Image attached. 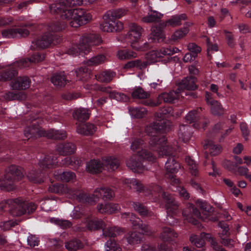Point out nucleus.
I'll return each instance as SVG.
<instances>
[{"label":"nucleus","instance_id":"nucleus-1","mask_svg":"<svg viewBox=\"0 0 251 251\" xmlns=\"http://www.w3.org/2000/svg\"><path fill=\"white\" fill-rule=\"evenodd\" d=\"M169 122L165 119L157 120L152 124L147 126L145 128V132L151 136L149 141V146L151 150L156 151L159 154H170V151H162V148L164 149L167 144V140L164 136L159 137L157 135L158 131H166L168 128Z\"/></svg>","mask_w":251,"mask_h":251},{"label":"nucleus","instance_id":"nucleus-2","mask_svg":"<svg viewBox=\"0 0 251 251\" xmlns=\"http://www.w3.org/2000/svg\"><path fill=\"white\" fill-rule=\"evenodd\" d=\"M43 121L40 118H36L31 121V126H28L25 130V136L30 138H37L46 136L48 138L54 139H64L66 138V133L64 130H55L53 129L46 131L39 126Z\"/></svg>","mask_w":251,"mask_h":251},{"label":"nucleus","instance_id":"nucleus-3","mask_svg":"<svg viewBox=\"0 0 251 251\" xmlns=\"http://www.w3.org/2000/svg\"><path fill=\"white\" fill-rule=\"evenodd\" d=\"M65 25H60L59 23L53 24L48 27V31L42 36L32 42L31 47L35 49H44L48 48L50 45H55L58 43L57 36L54 33L64 29Z\"/></svg>","mask_w":251,"mask_h":251},{"label":"nucleus","instance_id":"nucleus-4","mask_svg":"<svg viewBox=\"0 0 251 251\" xmlns=\"http://www.w3.org/2000/svg\"><path fill=\"white\" fill-rule=\"evenodd\" d=\"M60 15L62 20H65L71 26L74 27L85 25L92 19L90 13L81 8L70 9Z\"/></svg>","mask_w":251,"mask_h":251},{"label":"nucleus","instance_id":"nucleus-5","mask_svg":"<svg viewBox=\"0 0 251 251\" xmlns=\"http://www.w3.org/2000/svg\"><path fill=\"white\" fill-rule=\"evenodd\" d=\"M101 40L98 34L90 33L83 35L80 40L78 45L69 49L67 53L70 55L79 54L83 53L87 54L91 50V47L99 45Z\"/></svg>","mask_w":251,"mask_h":251},{"label":"nucleus","instance_id":"nucleus-6","mask_svg":"<svg viewBox=\"0 0 251 251\" xmlns=\"http://www.w3.org/2000/svg\"><path fill=\"white\" fill-rule=\"evenodd\" d=\"M24 171L16 166L12 165L5 174L0 178V188L7 191L15 189L16 182L24 176Z\"/></svg>","mask_w":251,"mask_h":251},{"label":"nucleus","instance_id":"nucleus-7","mask_svg":"<svg viewBox=\"0 0 251 251\" xmlns=\"http://www.w3.org/2000/svg\"><path fill=\"white\" fill-rule=\"evenodd\" d=\"M151 162L155 161L156 158L152 153L146 150L138 152V155L131 156L126 162L127 166L135 172L141 173L145 169L144 160Z\"/></svg>","mask_w":251,"mask_h":251},{"label":"nucleus","instance_id":"nucleus-8","mask_svg":"<svg viewBox=\"0 0 251 251\" xmlns=\"http://www.w3.org/2000/svg\"><path fill=\"white\" fill-rule=\"evenodd\" d=\"M167 148H164V150L163 148H162V151H170L171 150H173L172 153L169 154H158L159 155H166L169 156V157L168 158L165 167L166 169V176L169 178L171 180V183L173 184H177L179 182V180L176 178V176L174 175L175 173H177L178 170L180 169V166L179 164L176 160L174 156H172L174 152L175 149L173 148L172 146L170 147L168 145H166Z\"/></svg>","mask_w":251,"mask_h":251},{"label":"nucleus","instance_id":"nucleus-9","mask_svg":"<svg viewBox=\"0 0 251 251\" xmlns=\"http://www.w3.org/2000/svg\"><path fill=\"white\" fill-rule=\"evenodd\" d=\"M129 30L128 32V37L131 43V47L137 50H144L149 48L148 43L144 44V46H139L136 43L140 39L143 29L135 23H131L129 25Z\"/></svg>","mask_w":251,"mask_h":251},{"label":"nucleus","instance_id":"nucleus-10","mask_svg":"<svg viewBox=\"0 0 251 251\" xmlns=\"http://www.w3.org/2000/svg\"><path fill=\"white\" fill-rule=\"evenodd\" d=\"M84 0H59L58 1L51 4L50 10L52 14L64 13V11L73 9L72 7L75 5H81Z\"/></svg>","mask_w":251,"mask_h":251},{"label":"nucleus","instance_id":"nucleus-11","mask_svg":"<svg viewBox=\"0 0 251 251\" xmlns=\"http://www.w3.org/2000/svg\"><path fill=\"white\" fill-rule=\"evenodd\" d=\"M30 63L31 60L29 58L23 59L14 62L12 65L10 66L9 71L0 72V81H5L11 79L17 75L16 68L22 69L27 67Z\"/></svg>","mask_w":251,"mask_h":251},{"label":"nucleus","instance_id":"nucleus-12","mask_svg":"<svg viewBox=\"0 0 251 251\" xmlns=\"http://www.w3.org/2000/svg\"><path fill=\"white\" fill-rule=\"evenodd\" d=\"M103 19L104 23L100 25V29L103 31L116 32L123 29V25L121 22L107 17L105 16V14L103 16Z\"/></svg>","mask_w":251,"mask_h":251},{"label":"nucleus","instance_id":"nucleus-13","mask_svg":"<svg viewBox=\"0 0 251 251\" xmlns=\"http://www.w3.org/2000/svg\"><path fill=\"white\" fill-rule=\"evenodd\" d=\"M9 211L13 216H20L25 212V201L20 198L9 200L8 201Z\"/></svg>","mask_w":251,"mask_h":251},{"label":"nucleus","instance_id":"nucleus-14","mask_svg":"<svg viewBox=\"0 0 251 251\" xmlns=\"http://www.w3.org/2000/svg\"><path fill=\"white\" fill-rule=\"evenodd\" d=\"M156 191L161 194V195L166 203L165 206L167 212L173 213L178 208V203L176 201L175 198L170 194L163 192L161 188L159 186H157Z\"/></svg>","mask_w":251,"mask_h":251},{"label":"nucleus","instance_id":"nucleus-15","mask_svg":"<svg viewBox=\"0 0 251 251\" xmlns=\"http://www.w3.org/2000/svg\"><path fill=\"white\" fill-rule=\"evenodd\" d=\"M31 80L26 76L18 77L12 80L10 86L12 90H24L29 88Z\"/></svg>","mask_w":251,"mask_h":251},{"label":"nucleus","instance_id":"nucleus-16","mask_svg":"<svg viewBox=\"0 0 251 251\" xmlns=\"http://www.w3.org/2000/svg\"><path fill=\"white\" fill-rule=\"evenodd\" d=\"M29 33V30L24 27L5 29L1 32L2 36L6 38L25 37L27 36Z\"/></svg>","mask_w":251,"mask_h":251},{"label":"nucleus","instance_id":"nucleus-17","mask_svg":"<svg viewBox=\"0 0 251 251\" xmlns=\"http://www.w3.org/2000/svg\"><path fill=\"white\" fill-rule=\"evenodd\" d=\"M122 217L124 218H126L127 217H129L130 221L132 222L133 225L135 226H138L139 228L143 231V234L148 235H151L152 234L150 227L145 224H140V220L138 218L136 217L132 213H124L122 214Z\"/></svg>","mask_w":251,"mask_h":251},{"label":"nucleus","instance_id":"nucleus-18","mask_svg":"<svg viewBox=\"0 0 251 251\" xmlns=\"http://www.w3.org/2000/svg\"><path fill=\"white\" fill-rule=\"evenodd\" d=\"M97 210L100 214H112L120 210V206L113 203H100L97 206Z\"/></svg>","mask_w":251,"mask_h":251},{"label":"nucleus","instance_id":"nucleus-19","mask_svg":"<svg viewBox=\"0 0 251 251\" xmlns=\"http://www.w3.org/2000/svg\"><path fill=\"white\" fill-rule=\"evenodd\" d=\"M187 16L185 14L176 15L172 16L169 19L160 23V25L165 28L167 26L173 27H176L182 24V21L186 20Z\"/></svg>","mask_w":251,"mask_h":251},{"label":"nucleus","instance_id":"nucleus-20","mask_svg":"<svg viewBox=\"0 0 251 251\" xmlns=\"http://www.w3.org/2000/svg\"><path fill=\"white\" fill-rule=\"evenodd\" d=\"M85 225L87 228L90 230L103 229L106 226L104 222L102 220L97 218H92V217H88L86 219Z\"/></svg>","mask_w":251,"mask_h":251},{"label":"nucleus","instance_id":"nucleus-21","mask_svg":"<svg viewBox=\"0 0 251 251\" xmlns=\"http://www.w3.org/2000/svg\"><path fill=\"white\" fill-rule=\"evenodd\" d=\"M180 90L178 88L176 91H171L168 93H163L158 96V99L163 100L166 103H173L177 101L180 98Z\"/></svg>","mask_w":251,"mask_h":251},{"label":"nucleus","instance_id":"nucleus-22","mask_svg":"<svg viewBox=\"0 0 251 251\" xmlns=\"http://www.w3.org/2000/svg\"><path fill=\"white\" fill-rule=\"evenodd\" d=\"M203 148L205 150L206 158L207 157V153H209L211 155L215 156L219 154L222 150V148L220 146L215 144L212 140H209L205 141Z\"/></svg>","mask_w":251,"mask_h":251},{"label":"nucleus","instance_id":"nucleus-23","mask_svg":"<svg viewBox=\"0 0 251 251\" xmlns=\"http://www.w3.org/2000/svg\"><path fill=\"white\" fill-rule=\"evenodd\" d=\"M104 169L102 159H93L88 162L86 165V170L91 174H96Z\"/></svg>","mask_w":251,"mask_h":251},{"label":"nucleus","instance_id":"nucleus-24","mask_svg":"<svg viewBox=\"0 0 251 251\" xmlns=\"http://www.w3.org/2000/svg\"><path fill=\"white\" fill-rule=\"evenodd\" d=\"M196 78L194 76L186 77L179 83L178 88L179 90L186 89L194 90L197 88L196 84Z\"/></svg>","mask_w":251,"mask_h":251},{"label":"nucleus","instance_id":"nucleus-25","mask_svg":"<svg viewBox=\"0 0 251 251\" xmlns=\"http://www.w3.org/2000/svg\"><path fill=\"white\" fill-rule=\"evenodd\" d=\"M103 168L112 171L117 169L120 165L118 159L112 156H105L102 158Z\"/></svg>","mask_w":251,"mask_h":251},{"label":"nucleus","instance_id":"nucleus-26","mask_svg":"<svg viewBox=\"0 0 251 251\" xmlns=\"http://www.w3.org/2000/svg\"><path fill=\"white\" fill-rule=\"evenodd\" d=\"M83 191L78 188H72L66 185L64 195L72 199L80 201Z\"/></svg>","mask_w":251,"mask_h":251},{"label":"nucleus","instance_id":"nucleus-27","mask_svg":"<svg viewBox=\"0 0 251 251\" xmlns=\"http://www.w3.org/2000/svg\"><path fill=\"white\" fill-rule=\"evenodd\" d=\"M96 130V127L93 124H80L76 127V131L78 134L89 135L93 134Z\"/></svg>","mask_w":251,"mask_h":251},{"label":"nucleus","instance_id":"nucleus-28","mask_svg":"<svg viewBox=\"0 0 251 251\" xmlns=\"http://www.w3.org/2000/svg\"><path fill=\"white\" fill-rule=\"evenodd\" d=\"M192 136L191 127L187 125H182L179 126L178 136L179 139L184 143L188 142Z\"/></svg>","mask_w":251,"mask_h":251},{"label":"nucleus","instance_id":"nucleus-29","mask_svg":"<svg viewBox=\"0 0 251 251\" xmlns=\"http://www.w3.org/2000/svg\"><path fill=\"white\" fill-rule=\"evenodd\" d=\"M163 27L160 25V26H153L151 29V33L150 35V40L152 42H161L165 39V35L162 29Z\"/></svg>","mask_w":251,"mask_h":251},{"label":"nucleus","instance_id":"nucleus-30","mask_svg":"<svg viewBox=\"0 0 251 251\" xmlns=\"http://www.w3.org/2000/svg\"><path fill=\"white\" fill-rule=\"evenodd\" d=\"M51 82L57 88L64 87L68 81L64 72L54 74L50 78Z\"/></svg>","mask_w":251,"mask_h":251},{"label":"nucleus","instance_id":"nucleus-31","mask_svg":"<svg viewBox=\"0 0 251 251\" xmlns=\"http://www.w3.org/2000/svg\"><path fill=\"white\" fill-rule=\"evenodd\" d=\"M95 194H98L99 198L103 200H110L114 197V191L108 187H100L96 189Z\"/></svg>","mask_w":251,"mask_h":251},{"label":"nucleus","instance_id":"nucleus-32","mask_svg":"<svg viewBox=\"0 0 251 251\" xmlns=\"http://www.w3.org/2000/svg\"><path fill=\"white\" fill-rule=\"evenodd\" d=\"M56 150L61 155H68L75 153L76 148L73 143H67L58 145Z\"/></svg>","mask_w":251,"mask_h":251},{"label":"nucleus","instance_id":"nucleus-33","mask_svg":"<svg viewBox=\"0 0 251 251\" xmlns=\"http://www.w3.org/2000/svg\"><path fill=\"white\" fill-rule=\"evenodd\" d=\"M56 160L51 154L48 155L39 160V165L43 169L52 168L57 163Z\"/></svg>","mask_w":251,"mask_h":251},{"label":"nucleus","instance_id":"nucleus-34","mask_svg":"<svg viewBox=\"0 0 251 251\" xmlns=\"http://www.w3.org/2000/svg\"><path fill=\"white\" fill-rule=\"evenodd\" d=\"M90 115L89 109L84 108H80L75 109L73 112V117L78 121L82 122L87 120Z\"/></svg>","mask_w":251,"mask_h":251},{"label":"nucleus","instance_id":"nucleus-35","mask_svg":"<svg viewBox=\"0 0 251 251\" xmlns=\"http://www.w3.org/2000/svg\"><path fill=\"white\" fill-rule=\"evenodd\" d=\"M189 29L187 27H184L176 30L171 36L169 40L172 42H177L185 37L189 32Z\"/></svg>","mask_w":251,"mask_h":251},{"label":"nucleus","instance_id":"nucleus-36","mask_svg":"<svg viewBox=\"0 0 251 251\" xmlns=\"http://www.w3.org/2000/svg\"><path fill=\"white\" fill-rule=\"evenodd\" d=\"M162 17L163 14L156 11H151L150 12L148 13V15L142 18V21L146 23H151L157 22L161 19Z\"/></svg>","mask_w":251,"mask_h":251},{"label":"nucleus","instance_id":"nucleus-37","mask_svg":"<svg viewBox=\"0 0 251 251\" xmlns=\"http://www.w3.org/2000/svg\"><path fill=\"white\" fill-rule=\"evenodd\" d=\"M127 10L126 8H118L108 11L105 13V16L109 18L120 19L126 14Z\"/></svg>","mask_w":251,"mask_h":251},{"label":"nucleus","instance_id":"nucleus-38","mask_svg":"<svg viewBox=\"0 0 251 251\" xmlns=\"http://www.w3.org/2000/svg\"><path fill=\"white\" fill-rule=\"evenodd\" d=\"M56 179L64 182H73L76 180L75 174L72 172H63L59 174L55 175Z\"/></svg>","mask_w":251,"mask_h":251},{"label":"nucleus","instance_id":"nucleus-39","mask_svg":"<svg viewBox=\"0 0 251 251\" xmlns=\"http://www.w3.org/2000/svg\"><path fill=\"white\" fill-rule=\"evenodd\" d=\"M4 98L7 100H25L26 98V95L24 92H8L6 93L3 95Z\"/></svg>","mask_w":251,"mask_h":251},{"label":"nucleus","instance_id":"nucleus-40","mask_svg":"<svg viewBox=\"0 0 251 251\" xmlns=\"http://www.w3.org/2000/svg\"><path fill=\"white\" fill-rule=\"evenodd\" d=\"M65 248L69 251H76L83 248V245L79 240L73 239L66 242L65 244Z\"/></svg>","mask_w":251,"mask_h":251},{"label":"nucleus","instance_id":"nucleus-41","mask_svg":"<svg viewBox=\"0 0 251 251\" xmlns=\"http://www.w3.org/2000/svg\"><path fill=\"white\" fill-rule=\"evenodd\" d=\"M63 165L71 166L74 169H77L82 164V162L76 158L67 157L62 160Z\"/></svg>","mask_w":251,"mask_h":251},{"label":"nucleus","instance_id":"nucleus-42","mask_svg":"<svg viewBox=\"0 0 251 251\" xmlns=\"http://www.w3.org/2000/svg\"><path fill=\"white\" fill-rule=\"evenodd\" d=\"M177 237L176 233L173 231L170 228L164 227L162 228V232L160 235V238L164 241H169L173 238Z\"/></svg>","mask_w":251,"mask_h":251},{"label":"nucleus","instance_id":"nucleus-43","mask_svg":"<svg viewBox=\"0 0 251 251\" xmlns=\"http://www.w3.org/2000/svg\"><path fill=\"white\" fill-rule=\"evenodd\" d=\"M124 182L127 184L130 189L133 188L139 193L141 192L143 190L144 187L142 184L135 179H125Z\"/></svg>","mask_w":251,"mask_h":251},{"label":"nucleus","instance_id":"nucleus-44","mask_svg":"<svg viewBox=\"0 0 251 251\" xmlns=\"http://www.w3.org/2000/svg\"><path fill=\"white\" fill-rule=\"evenodd\" d=\"M99 200V196L98 194H95L94 193L92 194H87L83 192L79 201L93 204L96 203Z\"/></svg>","mask_w":251,"mask_h":251},{"label":"nucleus","instance_id":"nucleus-45","mask_svg":"<svg viewBox=\"0 0 251 251\" xmlns=\"http://www.w3.org/2000/svg\"><path fill=\"white\" fill-rule=\"evenodd\" d=\"M102 235L105 237H115L120 234L122 231L121 228L117 227L108 226L102 229Z\"/></svg>","mask_w":251,"mask_h":251},{"label":"nucleus","instance_id":"nucleus-46","mask_svg":"<svg viewBox=\"0 0 251 251\" xmlns=\"http://www.w3.org/2000/svg\"><path fill=\"white\" fill-rule=\"evenodd\" d=\"M117 56L121 60L130 59L137 57V53L130 50H120L117 52Z\"/></svg>","mask_w":251,"mask_h":251},{"label":"nucleus","instance_id":"nucleus-47","mask_svg":"<svg viewBox=\"0 0 251 251\" xmlns=\"http://www.w3.org/2000/svg\"><path fill=\"white\" fill-rule=\"evenodd\" d=\"M26 177L29 181L33 183H40L43 182L42 175L41 172L31 171L27 173Z\"/></svg>","mask_w":251,"mask_h":251},{"label":"nucleus","instance_id":"nucleus-48","mask_svg":"<svg viewBox=\"0 0 251 251\" xmlns=\"http://www.w3.org/2000/svg\"><path fill=\"white\" fill-rule=\"evenodd\" d=\"M131 116L137 118L144 117L147 114V110L144 107H132L129 109Z\"/></svg>","mask_w":251,"mask_h":251},{"label":"nucleus","instance_id":"nucleus-49","mask_svg":"<svg viewBox=\"0 0 251 251\" xmlns=\"http://www.w3.org/2000/svg\"><path fill=\"white\" fill-rule=\"evenodd\" d=\"M150 94L144 91L141 87H136L133 89L132 93V96L133 98L143 99H147L150 97Z\"/></svg>","mask_w":251,"mask_h":251},{"label":"nucleus","instance_id":"nucleus-50","mask_svg":"<svg viewBox=\"0 0 251 251\" xmlns=\"http://www.w3.org/2000/svg\"><path fill=\"white\" fill-rule=\"evenodd\" d=\"M131 205L133 207L135 210L137 211L139 214L142 216H146L148 215L151 216V215L148 212L147 208L142 204L138 203L132 201L130 202Z\"/></svg>","mask_w":251,"mask_h":251},{"label":"nucleus","instance_id":"nucleus-51","mask_svg":"<svg viewBox=\"0 0 251 251\" xmlns=\"http://www.w3.org/2000/svg\"><path fill=\"white\" fill-rule=\"evenodd\" d=\"M115 76V73L112 72H104L96 76L97 79L101 82H108Z\"/></svg>","mask_w":251,"mask_h":251},{"label":"nucleus","instance_id":"nucleus-52","mask_svg":"<svg viewBox=\"0 0 251 251\" xmlns=\"http://www.w3.org/2000/svg\"><path fill=\"white\" fill-rule=\"evenodd\" d=\"M106 251H121L122 249L114 240L110 239L107 241L104 245Z\"/></svg>","mask_w":251,"mask_h":251},{"label":"nucleus","instance_id":"nucleus-53","mask_svg":"<svg viewBox=\"0 0 251 251\" xmlns=\"http://www.w3.org/2000/svg\"><path fill=\"white\" fill-rule=\"evenodd\" d=\"M210 110L214 115H220L223 113V108L221 104L217 100L210 102Z\"/></svg>","mask_w":251,"mask_h":251},{"label":"nucleus","instance_id":"nucleus-54","mask_svg":"<svg viewBox=\"0 0 251 251\" xmlns=\"http://www.w3.org/2000/svg\"><path fill=\"white\" fill-rule=\"evenodd\" d=\"M105 59L104 55L100 54L92 57L87 61L86 64L89 66H97L103 63Z\"/></svg>","mask_w":251,"mask_h":251},{"label":"nucleus","instance_id":"nucleus-55","mask_svg":"<svg viewBox=\"0 0 251 251\" xmlns=\"http://www.w3.org/2000/svg\"><path fill=\"white\" fill-rule=\"evenodd\" d=\"M66 185L55 183L49 186L48 190L50 192L57 194H64Z\"/></svg>","mask_w":251,"mask_h":251},{"label":"nucleus","instance_id":"nucleus-56","mask_svg":"<svg viewBox=\"0 0 251 251\" xmlns=\"http://www.w3.org/2000/svg\"><path fill=\"white\" fill-rule=\"evenodd\" d=\"M186 162L189 166V168L192 175L195 176H197L199 173V171L198 169V164L196 162L190 157L186 158Z\"/></svg>","mask_w":251,"mask_h":251},{"label":"nucleus","instance_id":"nucleus-57","mask_svg":"<svg viewBox=\"0 0 251 251\" xmlns=\"http://www.w3.org/2000/svg\"><path fill=\"white\" fill-rule=\"evenodd\" d=\"M78 79L85 80L89 77L88 69L85 67H81L75 71Z\"/></svg>","mask_w":251,"mask_h":251},{"label":"nucleus","instance_id":"nucleus-58","mask_svg":"<svg viewBox=\"0 0 251 251\" xmlns=\"http://www.w3.org/2000/svg\"><path fill=\"white\" fill-rule=\"evenodd\" d=\"M190 242L197 248L202 247L205 243L204 240L201 237V236H199L196 235H192L190 237Z\"/></svg>","mask_w":251,"mask_h":251},{"label":"nucleus","instance_id":"nucleus-59","mask_svg":"<svg viewBox=\"0 0 251 251\" xmlns=\"http://www.w3.org/2000/svg\"><path fill=\"white\" fill-rule=\"evenodd\" d=\"M109 97L119 101H127L129 99V98L124 94L116 92L110 93Z\"/></svg>","mask_w":251,"mask_h":251},{"label":"nucleus","instance_id":"nucleus-60","mask_svg":"<svg viewBox=\"0 0 251 251\" xmlns=\"http://www.w3.org/2000/svg\"><path fill=\"white\" fill-rule=\"evenodd\" d=\"M141 235L136 232H131L127 237V242L130 244L139 243L141 241Z\"/></svg>","mask_w":251,"mask_h":251},{"label":"nucleus","instance_id":"nucleus-61","mask_svg":"<svg viewBox=\"0 0 251 251\" xmlns=\"http://www.w3.org/2000/svg\"><path fill=\"white\" fill-rule=\"evenodd\" d=\"M197 204L198 207H199L201 210H202V213L205 212L204 214V215H207V217H209V214L211 212V210L212 209L210 205L208 204L206 202H204L201 201H198L197 202Z\"/></svg>","mask_w":251,"mask_h":251},{"label":"nucleus","instance_id":"nucleus-62","mask_svg":"<svg viewBox=\"0 0 251 251\" xmlns=\"http://www.w3.org/2000/svg\"><path fill=\"white\" fill-rule=\"evenodd\" d=\"M144 141L140 138H134L132 139L131 143L130 149L132 151H135L139 149L144 146Z\"/></svg>","mask_w":251,"mask_h":251},{"label":"nucleus","instance_id":"nucleus-63","mask_svg":"<svg viewBox=\"0 0 251 251\" xmlns=\"http://www.w3.org/2000/svg\"><path fill=\"white\" fill-rule=\"evenodd\" d=\"M50 221L51 223H54L63 228L70 227L71 226V223L67 220H63L52 218L50 219Z\"/></svg>","mask_w":251,"mask_h":251},{"label":"nucleus","instance_id":"nucleus-64","mask_svg":"<svg viewBox=\"0 0 251 251\" xmlns=\"http://www.w3.org/2000/svg\"><path fill=\"white\" fill-rule=\"evenodd\" d=\"M27 242L28 245L31 247L38 246L39 244V238L35 235L30 234L27 238Z\"/></svg>","mask_w":251,"mask_h":251}]
</instances>
